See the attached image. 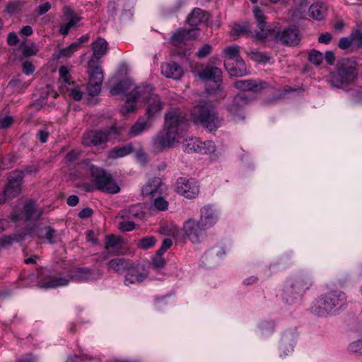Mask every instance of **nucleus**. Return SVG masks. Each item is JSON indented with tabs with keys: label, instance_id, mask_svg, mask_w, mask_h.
<instances>
[{
	"label": "nucleus",
	"instance_id": "26",
	"mask_svg": "<svg viewBox=\"0 0 362 362\" xmlns=\"http://www.w3.org/2000/svg\"><path fill=\"white\" fill-rule=\"evenodd\" d=\"M137 87L134 88L131 93L127 94V99L125 104L121 107V112L123 115L134 112L136 109V103L141 100V95L136 94Z\"/></svg>",
	"mask_w": 362,
	"mask_h": 362
},
{
	"label": "nucleus",
	"instance_id": "60",
	"mask_svg": "<svg viewBox=\"0 0 362 362\" xmlns=\"http://www.w3.org/2000/svg\"><path fill=\"white\" fill-rule=\"evenodd\" d=\"M332 36L329 33H322L318 37V42L323 44H329L332 40Z\"/></svg>",
	"mask_w": 362,
	"mask_h": 362
},
{
	"label": "nucleus",
	"instance_id": "41",
	"mask_svg": "<svg viewBox=\"0 0 362 362\" xmlns=\"http://www.w3.org/2000/svg\"><path fill=\"white\" fill-rule=\"evenodd\" d=\"M248 33L250 28L246 23H235L231 30V35L237 37L245 35Z\"/></svg>",
	"mask_w": 362,
	"mask_h": 362
},
{
	"label": "nucleus",
	"instance_id": "63",
	"mask_svg": "<svg viewBox=\"0 0 362 362\" xmlns=\"http://www.w3.org/2000/svg\"><path fill=\"white\" fill-rule=\"evenodd\" d=\"M93 214V210L90 208H84L79 213L78 216L81 218H87Z\"/></svg>",
	"mask_w": 362,
	"mask_h": 362
},
{
	"label": "nucleus",
	"instance_id": "22",
	"mask_svg": "<svg viewBox=\"0 0 362 362\" xmlns=\"http://www.w3.org/2000/svg\"><path fill=\"white\" fill-rule=\"evenodd\" d=\"M198 30L193 28L191 30L179 29L170 37V42L173 45L177 46L185 40H190L198 36Z\"/></svg>",
	"mask_w": 362,
	"mask_h": 362
},
{
	"label": "nucleus",
	"instance_id": "64",
	"mask_svg": "<svg viewBox=\"0 0 362 362\" xmlns=\"http://www.w3.org/2000/svg\"><path fill=\"white\" fill-rule=\"evenodd\" d=\"M37 136L42 143H45L47 141L49 132L45 130H39L37 132Z\"/></svg>",
	"mask_w": 362,
	"mask_h": 362
},
{
	"label": "nucleus",
	"instance_id": "21",
	"mask_svg": "<svg viewBox=\"0 0 362 362\" xmlns=\"http://www.w3.org/2000/svg\"><path fill=\"white\" fill-rule=\"evenodd\" d=\"M87 72L88 74V81L102 83L104 76L102 66L99 64L98 61L94 59H90L88 62Z\"/></svg>",
	"mask_w": 362,
	"mask_h": 362
},
{
	"label": "nucleus",
	"instance_id": "36",
	"mask_svg": "<svg viewBox=\"0 0 362 362\" xmlns=\"http://www.w3.org/2000/svg\"><path fill=\"white\" fill-rule=\"evenodd\" d=\"M134 86V83L129 80H124L118 83L115 86L110 89L111 95H117L121 93H126Z\"/></svg>",
	"mask_w": 362,
	"mask_h": 362
},
{
	"label": "nucleus",
	"instance_id": "59",
	"mask_svg": "<svg viewBox=\"0 0 362 362\" xmlns=\"http://www.w3.org/2000/svg\"><path fill=\"white\" fill-rule=\"evenodd\" d=\"M20 4V2H11L8 4L6 7V11L11 14L14 13L18 11Z\"/></svg>",
	"mask_w": 362,
	"mask_h": 362
},
{
	"label": "nucleus",
	"instance_id": "27",
	"mask_svg": "<svg viewBox=\"0 0 362 362\" xmlns=\"http://www.w3.org/2000/svg\"><path fill=\"white\" fill-rule=\"evenodd\" d=\"M107 42L102 37H98L92 43L93 57L91 59L99 60L107 51Z\"/></svg>",
	"mask_w": 362,
	"mask_h": 362
},
{
	"label": "nucleus",
	"instance_id": "56",
	"mask_svg": "<svg viewBox=\"0 0 362 362\" xmlns=\"http://www.w3.org/2000/svg\"><path fill=\"white\" fill-rule=\"evenodd\" d=\"M353 37L355 40V45L357 46L362 45V25L353 33Z\"/></svg>",
	"mask_w": 362,
	"mask_h": 362
},
{
	"label": "nucleus",
	"instance_id": "45",
	"mask_svg": "<svg viewBox=\"0 0 362 362\" xmlns=\"http://www.w3.org/2000/svg\"><path fill=\"white\" fill-rule=\"evenodd\" d=\"M163 196L164 194H160L150 200L153 202L154 206L159 211H165L168 208V202Z\"/></svg>",
	"mask_w": 362,
	"mask_h": 362
},
{
	"label": "nucleus",
	"instance_id": "18",
	"mask_svg": "<svg viewBox=\"0 0 362 362\" xmlns=\"http://www.w3.org/2000/svg\"><path fill=\"white\" fill-rule=\"evenodd\" d=\"M254 16L257 21V26L260 32L256 33V37L259 40H264L270 36L273 33L272 29H269L265 21V16L259 7H255L253 10Z\"/></svg>",
	"mask_w": 362,
	"mask_h": 362
},
{
	"label": "nucleus",
	"instance_id": "29",
	"mask_svg": "<svg viewBox=\"0 0 362 362\" xmlns=\"http://www.w3.org/2000/svg\"><path fill=\"white\" fill-rule=\"evenodd\" d=\"M327 6L324 3H315L310 7V16L316 21H322L327 14Z\"/></svg>",
	"mask_w": 362,
	"mask_h": 362
},
{
	"label": "nucleus",
	"instance_id": "8",
	"mask_svg": "<svg viewBox=\"0 0 362 362\" xmlns=\"http://www.w3.org/2000/svg\"><path fill=\"white\" fill-rule=\"evenodd\" d=\"M59 81L62 90L68 92L75 100H81L83 98V92L78 86L71 81L69 69L65 66H62L59 69Z\"/></svg>",
	"mask_w": 362,
	"mask_h": 362
},
{
	"label": "nucleus",
	"instance_id": "11",
	"mask_svg": "<svg viewBox=\"0 0 362 362\" xmlns=\"http://www.w3.org/2000/svg\"><path fill=\"white\" fill-rule=\"evenodd\" d=\"M216 150L214 143L211 141H202L199 138L185 139L184 151L187 153H199L207 154L214 153Z\"/></svg>",
	"mask_w": 362,
	"mask_h": 362
},
{
	"label": "nucleus",
	"instance_id": "6",
	"mask_svg": "<svg viewBox=\"0 0 362 362\" xmlns=\"http://www.w3.org/2000/svg\"><path fill=\"white\" fill-rule=\"evenodd\" d=\"M186 121L185 115L180 110L172 108L165 115L164 129L181 137L186 130Z\"/></svg>",
	"mask_w": 362,
	"mask_h": 362
},
{
	"label": "nucleus",
	"instance_id": "38",
	"mask_svg": "<svg viewBox=\"0 0 362 362\" xmlns=\"http://www.w3.org/2000/svg\"><path fill=\"white\" fill-rule=\"evenodd\" d=\"M141 211L139 207L132 206L129 209H124L119 212V216L122 219H130L132 220L134 218L140 216Z\"/></svg>",
	"mask_w": 362,
	"mask_h": 362
},
{
	"label": "nucleus",
	"instance_id": "49",
	"mask_svg": "<svg viewBox=\"0 0 362 362\" xmlns=\"http://www.w3.org/2000/svg\"><path fill=\"white\" fill-rule=\"evenodd\" d=\"M117 227L122 231H131L135 228V223L130 219H122L118 223Z\"/></svg>",
	"mask_w": 362,
	"mask_h": 362
},
{
	"label": "nucleus",
	"instance_id": "15",
	"mask_svg": "<svg viewBox=\"0 0 362 362\" xmlns=\"http://www.w3.org/2000/svg\"><path fill=\"white\" fill-rule=\"evenodd\" d=\"M23 177V173L22 171L15 170L11 174L8 185L3 192L5 200L13 199L19 195L21 191Z\"/></svg>",
	"mask_w": 362,
	"mask_h": 362
},
{
	"label": "nucleus",
	"instance_id": "17",
	"mask_svg": "<svg viewBox=\"0 0 362 362\" xmlns=\"http://www.w3.org/2000/svg\"><path fill=\"white\" fill-rule=\"evenodd\" d=\"M198 76L206 81H212L216 88L222 81V71L216 66H208L197 74Z\"/></svg>",
	"mask_w": 362,
	"mask_h": 362
},
{
	"label": "nucleus",
	"instance_id": "7",
	"mask_svg": "<svg viewBox=\"0 0 362 362\" xmlns=\"http://www.w3.org/2000/svg\"><path fill=\"white\" fill-rule=\"evenodd\" d=\"M180 136L173 132L165 130L159 132L152 139L151 148L154 152L158 153L166 148L173 147L175 143L179 142Z\"/></svg>",
	"mask_w": 362,
	"mask_h": 362
},
{
	"label": "nucleus",
	"instance_id": "25",
	"mask_svg": "<svg viewBox=\"0 0 362 362\" xmlns=\"http://www.w3.org/2000/svg\"><path fill=\"white\" fill-rule=\"evenodd\" d=\"M273 33L270 36L274 35V39L281 42L284 45H291L293 42L294 28L293 26H289L281 31L275 32L272 30Z\"/></svg>",
	"mask_w": 362,
	"mask_h": 362
},
{
	"label": "nucleus",
	"instance_id": "12",
	"mask_svg": "<svg viewBox=\"0 0 362 362\" xmlns=\"http://www.w3.org/2000/svg\"><path fill=\"white\" fill-rule=\"evenodd\" d=\"M250 103V99L245 95V93H240L236 95L226 105V110L234 117V119H243L245 118V108Z\"/></svg>",
	"mask_w": 362,
	"mask_h": 362
},
{
	"label": "nucleus",
	"instance_id": "24",
	"mask_svg": "<svg viewBox=\"0 0 362 362\" xmlns=\"http://www.w3.org/2000/svg\"><path fill=\"white\" fill-rule=\"evenodd\" d=\"M225 66L230 76L240 77L247 74L246 65L244 60L240 58L234 62H226Z\"/></svg>",
	"mask_w": 362,
	"mask_h": 362
},
{
	"label": "nucleus",
	"instance_id": "40",
	"mask_svg": "<svg viewBox=\"0 0 362 362\" xmlns=\"http://www.w3.org/2000/svg\"><path fill=\"white\" fill-rule=\"evenodd\" d=\"M80 21V18L76 16H71L70 19L66 23L61 25L59 29V32L63 35H68L70 29L74 27Z\"/></svg>",
	"mask_w": 362,
	"mask_h": 362
},
{
	"label": "nucleus",
	"instance_id": "2",
	"mask_svg": "<svg viewBox=\"0 0 362 362\" xmlns=\"http://www.w3.org/2000/svg\"><path fill=\"white\" fill-rule=\"evenodd\" d=\"M357 76L356 62L349 59H343L337 63V71L331 74L329 83L333 87L342 88L352 83Z\"/></svg>",
	"mask_w": 362,
	"mask_h": 362
},
{
	"label": "nucleus",
	"instance_id": "5",
	"mask_svg": "<svg viewBox=\"0 0 362 362\" xmlns=\"http://www.w3.org/2000/svg\"><path fill=\"white\" fill-rule=\"evenodd\" d=\"M136 94L141 95V100L146 103V115L148 119L156 115L163 108V103L157 94L153 92V88L150 85L137 87Z\"/></svg>",
	"mask_w": 362,
	"mask_h": 362
},
{
	"label": "nucleus",
	"instance_id": "50",
	"mask_svg": "<svg viewBox=\"0 0 362 362\" xmlns=\"http://www.w3.org/2000/svg\"><path fill=\"white\" fill-rule=\"evenodd\" d=\"M352 44L355 45V40L353 37V33L350 37H342L339 40V47L342 49H348Z\"/></svg>",
	"mask_w": 362,
	"mask_h": 362
},
{
	"label": "nucleus",
	"instance_id": "32",
	"mask_svg": "<svg viewBox=\"0 0 362 362\" xmlns=\"http://www.w3.org/2000/svg\"><path fill=\"white\" fill-rule=\"evenodd\" d=\"M23 213L25 216V220L39 219L42 214V209H36L35 203L33 201L27 202L23 208Z\"/></svg>",
	"mask_w": 362,
	"mask_h": 362
},
{
	"label": "nucleus",
	"instance_id": "31",
	"mask_svg": "<svg viewBox=\"0 0 362 362\" xmlns=\"http://www.w3.org/2000/svg\"><path fill=\"white\" fill-rule=\"evenodd\" d=\"M132 261L127 259L115 258L108 262L107 267L109 269H112L115 272H122L127 271Z\"/></svg>",
	"mask_w": 362,
	"mask_h": 362
},
{
	"label": "nucleus",
	"instance_id": "23",
	"mask_svg": "<svg viewBox=\"0 0 362 362\" xmlns=\"http://www.w3.org/2000/svg\"><path fill=\"white\" fill-rule=\"evenodd\" d=\"M161 72L167 78L180 79L183 75V70L176 62H172L163 64Z\"/></svg>",
	"mask_w": 362,
	"mask_h": 362
},
{
	"label": "nucleus",
	"instance_id": "52",
	"mask_svg": "<svg viewBox=\"0 0 362 362\" xmlns=\"http://www.w3.org/2000/svg\"><path fill=\"white\" fill-rule=\"evenodd\" d=\"M349 351L351 353L362 354V339H358L349 344Z\"/></svg>",
	"mask_w": 362,
	"mask_h": 362
},
{
	"label": "nucleus",
	"instance_id": "61",
	"mask_svg": "<svg viewBox=\"0 0 362 362\" xmlns=\"http://www.w3.org/2000/svg\"><path fill=\"white\" fill-rule=\"evenodd\" d=\"M7 42L11 46L16 45L18 42V37L16 33H11L8 34Z\"/></svg>",
	"mask_w": 362,
	"mask_h": 362
},
{
	"label": "nucleus",
	"instance_id": "4",
	"mask_svg": "<svg viewBox=\"0 0 362 362\" xmlns=\"http://www.w3.org/2000/svg\"><path fill=\"white\" fill-rule=\"evenodd\" d=\"M88 166L90 173L92 182L94 183L97 189L110 194H116L119 192V187L115 182L110 174L92 164Z\"/></svg>",
	"mask_w": 362,
	"mask_h": 362
},
{
	"label": "nucleus",
	"instance_id": "13",
	"mask_svg": "<svg viewBox=\"0 0 362 362\" xmlns=\"http://www.w3.org/2000/svg\"><path fill=\"white\" fill-rule=\"evenodd\" d=\"M176 192L187 199H194L199 193V185L194 179L180 177L176 182Z\"/></svg>",
	"mask_w": 362,
	"mask_h": 362
},
{
	"label": "nucleus",
	"instance_id": "37",
	"mask_svg": "<svg viewBox=\"0 0 362 362\" xmlns=\"http://www.w3.org/2000/svg\"><path fill=\"white\" fill-rule=\"evenodd\" d=\"M69 280L64 277H52L49 281L42 283L41 288H50L63 286L68 284Z\"/></svg>",
	"mask_w": 362,
	"mask_h": 362
},
{
	"label": "nucleus",
	"instance_id": "16",
	"mask_svg": "<svg viewBox=\"0 0 362 362\" xmlns=\"http://www.w3.org/2000/svg\"><path fill=\"white\" fill-rule=\"evenodd\" d=\"M166 192L167 187L161 179L159 177H153L144 185L141 189V194L144 197L147 198L150 201L153 198L160 196V194H165Z\"/></svg>",
	"mask_w": 362,
	"mask_h": 362
},
{
	"label": "nucleus",
	"instance_id": "19",
	"mask_svg": "<svg viewBox=\"0 0 362 362\" xmlns=\"http://www.w3.org/2000/svg\"><path fill=\"white\" fill-rule=\"evenodd\" d=\"M218 216L216 210L211 205H206L200 209V221L207 229L213 226L218 221Z\"/></svg>",
	"mask_w": 362,
	"mask_h": 362
},
{
	"label": "nucleus",
	"instance_id": "28",
	"mask_svg": "<svg viewBox=\"0 0 362 362\" xmlns=\"http://www.w3.org/2000/svg\"><path fill=\"white\" fill-rule=\"evenodd\" d=\"M122 240L118 236H107L105 240V250L112 255H118L122 248Z\"/></svg>",
	"mask_w": 362,
	"mask_h": 362
},
{
	"label": "nucleus",
	"instance_id": "53",
	"mask_svg": "<svg viewBox=\"0 0 362 362\" xmlns=\"http://www.w3.org/2000/svg\"><path fill=\"white\" fill-rule=\"evenodd\" d=\"M211 46L209 44H206L199 48L198 52L196 53V55L199 58H204L211 53Z\"/></svg>",
	"mask_w": 362,
	"mask_h": 362
},
{
	"label": "nucleus",
	"instance_id": "9",
	"mask_svg": "<svg viewBox=\"0 0 362 362\" xmlns=\"http://www.w3.org/2000/svg\"><path fill=\"white\" fill-rule=\"evenodd\" d=\"M182 229L191 242L198 243L205 237L207 228L200 221L189 218L183 223Z\"/></svg>",
	"mask_w": 362,
	"mask_h": 362
},
{
	"label": "nucleus",
	"instance_id": "42",
	"mask_svg": "<svg viewBox=\"0 0 362 362\" xmlns=\"http://www.w3.org/2000/svg\"><path fill=\"white\" fill-rule=\"evenodd\" d=\"M156 243V240L153 236L145 237L139 240L136 244L137 247L143 250H148L153 247Z\"/></svg>",
	"mask_w": 362,
	"mask_h": 362
},
{
	"label": "nucleus",
	"instance_id": "10",
	"mask_svg": "<svg viewBox=\"0 0 362 362\" xmlns=\"http://www.w3.org/2000/svg\"><path fill=\"white\" fill-rule=\"evenodd\" d=\"M148 271L139 262H132L124 276V284L127 286L141 284L148 276Z\"/></svg>",
	"mask_w": 362,
	"mask_h": 362
},
{
	"label": "nucleus",
	"instance_id": "14",
	"mask_svg": "<svg viewBox=\"0 0 362 362\" xmlns=\"http://www.w3.org/2000/svg\"><path fill=\"white\" fill-rule=\"evenodd\" d=\"M115 128L110 130H93L85 133L83 136L82 143L86 146H103L107 141L110 132H114Z\"/></svg>",
	"mask_w": 362,
	"mask_h": 362
},
{
	"label": "nucleus",
	"instance_id": "57",
	"mask_svg": "<svg viewBox=\"0 0 362 362\" xmlns=\"http://www.w3.org/2000/svg\"><path fill=\"white\" fill-rule=\"evenodd\" d=\"M51 8V4L48 1L40 4L36 10L39 15L42 16L47 13Z\"/></svg>",
	"mask_w": 362,
	"mask_h": 362
},
{
	"label": "nucleus",
	"instance_id": "46",
	"mask_svg": "<svg viewBox=\"0 0 362 362\" xmlns=\"http://www.w3.org/2000/svg\"><path fill=\"white\" fill-rule=\"evenodd\" d=\"M21 52L25 57H29L35 55L38 52V48L35 43H30L23 46Z\"/></svg>",
	"mask_w": 362,
	"mask_h": 362
},
{
	"label": "nucleus",
	"instance_id": "39",
	"mask_svg": "<svg viewBox=\"0 0 362 362\" xmlns=\"http://www.w3.org/2000/svg\"><path fill=\"white\" fill-rule=\"evenodd\" d=\"M310 286L311 281L308 276L303 275L298 276L297 282L296 283L298 293H303L310 288Z\"/></svg>",
	"mask_w": 362,
	"mask_h": 362
},
{
	"label": "nucleus",
	"instance_id": "44",
	"mask_svg": "<svg viewBox=\"0 0 362 362\" xmlns=\"http://www.w3.org/2000/svg\"><path fill=\"white\" fill-rule=\"evenodd\" d=\"M78 49L79 43H72L67 47L60 49L57 57H70Z\"/></svg>",
	"mask_w": 362,
	"mask_h": 362
},
{
	"label": "nucleus",
	"instance_id": "35",
	"mask_svg": "<svg viewBox=\"0 0 362 362\" xmlns=\"http://www.w3.org/2000/svg\"><path fill=\"white\" fill-rule=\"evenodd\" d=\"M240 47L238 45H233L225 47L223 49V54L228 62H234L240 59L241 57L240 54Z\"/></svg>",
	"mask_w": 362,
	"mask_h": 362
},
{
	"label": "nucleus",
	"instance_id": "33",
	"mask_svg": "<svg viewBox=\"0 0 362 362\" xmlns=\"http://www.w3.org/2000/svg\"><path fill=\"white\" fill-rule=\"evenodd\" d=\"M133 146L129 144L121 147H115L107 152V157L116 159L130 154L133 151Z\"/></svg>",
	"mask_w": 362,
	"mask_h": 362
},
{
	"label": "nucleus",
	"instance_id": "48",
	"mask_svg": "<svg viewBox=\"0 0 362 362\" xmlns=\"http://www.w3.org/2000/svg\"><path fill=\"white\" fill-rule=\"evenodd\" d=\"M101 85L102 83H98L95 81H88L87 85V91L88 94L91 96H95L98 95L101 90Z\"/></svg>",
	"mask_w": 362,
	"mask_h": 362
},
{
	"label": "nucleus",
	"instance_id": "47",
	"mask_svg": "<svg viewBox=\"0 0 362 362\" xmlns=\"http://www.w3.org/2000/svg\"><path fill=\"white\" fill-rule=\"evenodd\" d=\"M89 274V269L86 268H78L73 272L71 278L76 280H83L87 279Z\"/></svg>",
	"mask_w": 362,
	"mask_h": 362
},
{
	"label": "nucleus",
	"instance_id": "20",
	"mask_svg": "<svg viewBox=\"0 0 362 362\" xmlns=\"http://www.w3.org/2000/svg\"><path fill=\"white\" fill-rule=\"evenodd\" d=\"M234 86L236 88L243 92L251 91L258 93L266 88L267 83L253 80H238L235 82Z\"/></svg>",
	"mask_w": 362,
	"mask_h": 362
},
{
	"label": "nucleus",
	"instance_id": "51",
	"mask_svg": "<svg viewBox=\"0 0 362 362\" xmlns=\"http://www.w3.org/2000/svg\"><path fill=\"white\" fill-rule=\"evenodd\" d=\"M309 60L310 62L319 65L323 60V55L319 51L313 50L309 54Z\"/></svg>",
	"mask_w": 362,
	"mask_h": 362
},
{
	"label": "nucleus",
	"instance_id": "55",
	"mask_svg": "<svg viewBox=\"0 0 362 362\" xmlns=\"http://www.w3.org/2000/svg\"><path fill=\"white\" fill-rule=\"evenodd\" d=\"M152 264L156 269H160L165 267V261L163 257L155 255L152 257Z\"/></svg>",
	"mask_w": 362,
	"mask_h": 362
},
{
	"label": "nucleus",
	"instance_id": "30",
	"mask_svg": "<svg viewBox=\"0 0 362 362\" xmlns=\"http://www.w3.org/2000/svg\"><path fill=\"white\" fill-rule=\"evenodd\" d=\"M148 119L144 117H140L138 119L136 122L131 127L127 133V136L129 138L135 137L148 129Z\"/></svg>",
	"mask_w": 362,
	"mask_h": 362
},
{
	"label": "nucleus",
	"instance_id": "34",
	"mask_svg": "<svg viewBox=\"0 0 362 362\" xmlns=\"http://www.w3.org/2000/svg\"><path fill=\"white\" fill-rule=\"evenodd\" d=\"M206 14L200 8H194L187 18V23L192 27H196L206 21Z\"/></svg>",
	"mask_w": 362,
	"mask_h": 362
},
{
	"label": "nucleus",
	"instance_id": "62",
	"mask_svg": "<svg viewBox=\"0 0 362 362\" xmlns=\"http://www.w3.org/2000/svg\"><path fill=\"white\" fill-rule=\"evenodd\" d=\"M325 59L329 65H332L335 60L334 54L332 51H327L325 54Z\"/></svg>",
	"mask_w": 362,
	"mask_h": 362
},
{
	"label": "nucleus",
	"instance_id": "3",
	"mask_svg": "<svg viewBox=\"0 0 362 362\" xmlns=\"http://www.w3.org/2000/svg\"><path fill=\"white\" fill-rule=\"evenodd\" d=\"M190 118L194 124L202 126L209 132L216 131L221 126L223 121L214 109L203 105L192 109Z\"/></svg>",
	"mask_w": 362,
	"mask_h": 362
},
{
	"label": "nucleus",
	"instance_id": "43",
	"mask_svg": "<svg viewBox=\"0 0 362 362\" xmlns=\"http://www.w3.org/2000/svg\"><path fill=\"white\" fill-rule=\"evenodd\" d=\"M247 53L251 59L258 63L266 64L269 60V57L264 53L259 52L255 50L248 51Z\"/></svg>",
	"mask_w": 362,
	"mask_h": 362
},
{
	"label": "nucleus",
	"instance_id": "1",
	"mask_svg": "<svg viewBox=\"0 0 362 362\" xmlns=\"http://www.w3.org/2000/svg\"><path fill=\"white\" fill-rule=\"evenodd\" d=\"M346 295L338 290H329L322 293L314 302L311 310L320 317H326L338 311L346 303Z\"/></svg>",
	"mask_w": 362,
	"mask_h": 362
},
{
	"label": "nucleus",
	"instance_id": "58",
	"mask_svg": "<svg viewBox=\"0 0 362 362\" xmlns=\"http://www.w3.org/2000/svg\"><path fill=\"white\" fill-rule=\"evenodd\" d=\"M35 71L34 65L28 61H26L23 64V72L26 75H30Z\"/></svg>",
	"mask_w": 362,
	"mask_h": 362
},
{
	"label": "nucleus",
	"instance_id": "54",
	"mask_svg": "<svg viewBox=\"0 0 362 362\" xmlns=\"http://www.w3.org/2000/svg\"><path fill=\"white\" fill-rule=\"evenodd\" d=\"M13 122V119L11 116L6 115L0 117V129H5L9 127Z\"/></svg>",
	"mask_w": 362,
	"mask_h": 362
}]
</instances>
